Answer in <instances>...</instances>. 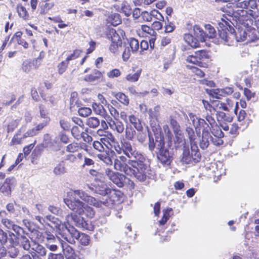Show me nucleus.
Returning <instances> with one entry per match:
<instances>
[{
  "label": "nucleus",
  "instance_id": "nucleus-1",
  "mask_svg": "<svg viewBox=\"0 0 259 259\" xmlns=\"http://www.w3.org/2000/svg\"><path fill=\"white\" fill-rule=\"evenodd\" d=\"M218 25L219 36L228 46L231 45L235 40L247 44L258 38L255 29L239 28L236 32L229 22L223 19L218 22Z\"/></svg>",
  "mask_w": 259,
  "mask_h": 259
},
{
  "label": "nucleus",
  "instance_id": "nucleus-2",
  "mask_svg": "<svg viewBox=\"0 0 259 259\" xmlns=\"http://www.w3.org/2000/svg\"><path fill=\"white\" fill-rule=\"evenodd\" d=\"M122 145L124 147L122 150L125 155L130 158H134L130 162L133 168L126 170L127 175L134 176L140 181H144L146 179L149 168L143 163L142 155L132 147L130 143H125Z\"/></svg>",
  "mask_w": 259,
  "mask_h": 259
},
{
  "label": "nucleus",
  "instance_id": "nucleus-3",
  "mask_svg": "<svg viewBox=\"0 0 259 259\" xmlns=\"http://www.w3.org/2000/svg\"><path fill=\"white\" fill-rule=\"evenodd\" d=\"M73 191L72 190L69 192L68 194L69 198L64 199V202L66 205L69 209L76 213L72 212L67 215V219L68 220L69 218H71L75 225L79 228H82L83 230L93 231L94 229V226L91 223H89L87 221H85L83 217H80L81 215V212H83L82 209L85 204L79 199H76L75 198L76 195L73 194V196H71Z\"/></svg>",
  "mask_w": 259,
  "mask_h": 259
},
{
  "label": "nucleus",
  "instance_id": "nucleus-4",
  "mask_svg": "<svg viewBox=\"0 0 259 259\" xmlns=\"http://www.w3.org/2000/svg\"><path fill=\"white\" fill-rule=\"evenodd\" d=\"M102 135L103 137L101 138V142L94 141L93 146L95 149L99 152L105 150V153L98 154L97 157L107 165H111L113 157V150H112L113 136L111 133L106 130L104 131V134H102Z\"/></svg>",
  "mask_w": 259,
  "mask_h": 259
},
{
  "label": "nucleus",
  "instance_id": "nucleus-5",
  "mask_svg": "<svg viewBox=\"0 0 259 259\" xmlns=\"http://www.w3.org/2000/svg\"><path fill=\"white\" fill-rule=\"evenodd\" d=\"M213 112H207L205 117V120L198 117L195 114L192 112L188 113V118L192 122V124L195 128L196 134L200 135V131L203 129L205 126H208V131H210V128L215 124H217L214 118L212 116Z\"/></svg>",
  "mask_w": 259,
  "mask_h": 259
},
{
  "label": "nucleus",
  "instance_id": "nucleus-6",
  "mask_svg": "<svg viewBox=\"0 0 259 259\" xmlns=\"http://www.w3.org/2000/svg\"><path fill=\"white\" fill-rule=\"evenodd\" d=\"M125 143H128V142H121V146L118 143H114V150L116 152V154L114 152V155L116 156V158L114 159V169L118 170L120 171H123L125 174L127 175V172L126 170L128 168H131V167L127 166L126 164V158L123 155L120 154L124 152L122 149H124V147L122 145V144Z\"/></svg>",
  "mask_w": 259,
  "mask_h": 259
},
{
  "label": "nucleus",
  "instance_id": "nucleus-7",
  "mask_svg": "<svg viewBox=\"0 0 259 259\" xmlns=\"http://www.w3.org/2000/svg\"><path fill=\"white\" fill-rule=\"evenodd\" d=\"M201 156L197 145L191 146V152L188 148L184 147L181 161L186 164H193L200 161Z\"/></svg>",
  "mask_w": 259,
  "mask_h": 259
},
{
  "label": "nucleus",
  "instance_id": "nucleus-8",
  "mask_svg": "<svg viewBox=\"0 0 259 259\" xmlns=\"http://www.w3.org/2000/svg\"><path fill=\"white\" fill-rule=\"evenodd\" d=\"M195 35L198 37L201 42H204L206 38H212L216 36V31L214 27L210 24L205 25V31L198 25L193 27Z\"/></svg>",
  "mask_w": 259,
  "mask_h": 259
},
{
  "label": "nucleus",
  "instance_id": "nucleus-9",
  "mask_svg": "<svg viewBox=\"0 0 259 259\" xmlns=\"http://www.w3.org/2000/svg\"><path fill=\"white\" fill-rule=\"evenodd\" d=\"M127 39L124 31L119 28L114 29V54H118L125 47Z\"/></svg>",
  "mask_w": 259,
  "mask_h": 259
},
{
  "label": "nucleus",
  "instance_id": "nucleus-10",
  "mask_svg": "<svg viewBox=\"0 0 259 259\" xmlns=\"http://www.w3.org/2000/svg\"><path fill=\"white\" fill-rule=\"evenodd\" d=\"M207 58V53L204 50H200L194 52V53L192 55L188 56L186 60L187 62L198 65L200 67H205L201 61Z\"/></svg>",
  "mask_w": 259,
  "mask_h": 259
},
{
  "label": "nucleus",
  "instance_id": "nucleus-11",
  "mask_svg": "<svg viewBox=\"0 0 259 259\" xmlns=\"http://www.w3.org/2000/svg\"><path fill=\"white\" fill-rule=\"evenodd\" d=\"M77 195L80 199L84 201H87L90 204L96 207L99 208L104 205V202L96 199L95 198L88 196L87 194L80 190H75L71 194V196Z\"/></svg>",
  "mask_w": 259,
  "mask_h": 259
},
{
  "label": "nucleus",
  "instance_id": "nucleus-12",
  "mask_svg": "<svg viewBox=\"0 0 259 259\" xmlns=\"http://www.w3.org/2000/svg\"><path fill=\"white\" fill-rule=\"evenodd\" d=\"M164 142H160L157 144L156 149L158 150L157 158L161 162L165 165H168L171 161V156L169 155L168 151L164 147Z\"/></svg>",
  "mask_w": 259,
  "mask_h": 259
},
{
  "label": "nucleus",
  "instance_id": "nucleus-13",
  "mask_svg": "<svg viewBox=\"0 0 259 259\" xmlns=\"http://www.w3.org/2000/svg\"><path fill=\"white\" fill-rule=\"evenodd\" d=\"M213 109L214 111L222 110L229 112L233 110H234L235 106L234 102L229 98H227L225 102L220 101L213 102Z\"/></svg>",
  "mask_w": 259,
  "mask_h": 259
},
{
  "label": "nucleus",
  "instance_id": "nucleus-14",
  "mask_svg": "<svg viewBox=\"0 0 259 259\" xmlns=\"http://www.w3.org/2000/svg\"><path fill=\"white\" fill-rule=\"evenodd\" d=\"M236 8L241 9L237 10L230 9L228 11L226 10V11L229 13V15H233L235 17L239 18L240 17H243L246 14V11L244 9H248L247 0L237 2L236 3Z\"/></svg>",
  "mask_w": 259,
  "mask_h": 259
},
{
  "label": "nucleus",
  "instance_id": "nucleus-15",
  "mask_svg": "<svg viewBox=\"0 0 259 259\" xmlns=\"http://www.w3.org/2000/svg\"><path fill=\"white\" fill-rule=\"evenodd\" d=\"M208 94L213 98L220 99L222 96H225L232 94L234 90L232 87H226L224 89H213L206 90Z\"/></svg>",
  "mask_w": 259,
  "mask_h": 259
},
{
  "label": "nucleus",
  "instance_id": "nucleus-16",
  "mask_svg": "<svg viewBox=\"0 0 259 259\" xmlns=\"http://www.w3.org/2000/svg\"><path fill=\"white\" fill-rule=\"evenodd\" d=\"M207 125L202 130L201 139L200 140L199 145L201 149H206L209 145V139H210L211 135L210 131H208Z\"/></svg>",
  "mask_w": 259,
  "mask_h": 259
},
{
  "label": "nucleus",
  "instance_id": "nucleus-17",
  "mask_svg": "<svg viewBox=\"0 0 259 259\" xmlns=\"http://www.w3.org/2000/svg\"><path fill=\"white\" fill-rule=\"evenodd\" d=\"M72 236L74 238L79 240V243L84 246L88 245L90 242V237L84 233H80L78 231L73 228L71 229Z\"/></svg>",
  "mask_w": 259,
  "mask_h": 259
},
{
  "label": "nucleus",
  "instance_id": "nucleus-18",
  "mask_svg": "<svg viewBox=\"0 0 259 259\" xmlns=\"http://www.w3.org/2000/svg\"><path fill=\"white\" fill-rule=\"evenodd\" d=\"M81 149H83L86 152L89 151L88 146L84 143L72 142L66 147V151L69 153H74Z\"/></svg>",
  "mask_w": 259,
  "mask_h": 259
},
{
  "label": "nucleus",
  "instance_id": "nucleus-19",
  "mask_svg": "<svg viewBox=\"0 0 259 259\" xmlns=\"http://www.w3.org/2000/svg\"><path fill=\"white\" fill-rule=\"evenodd\" d=\"M12 179L10 178H7L5 179L2 186L0 187V192L4 195L9 196L11 195L13 185Z\"/></svg>",
  "mask_w": 259,
  "mask_h": 259
},
{
  "label": "nucleus",
  "instance_id": "nucleus-20",
  "mask_svg": "<svg viewBox=\"0 0 259 259\" xmlns=\"http://www.w3.org/2000/svg\"><path fill=\"white\" fill-rule=\"evenodd\" d=\"M55 6V3L54 2H46L40 4L38 8V12L41 15H44L52 10Z\"/></svg>",
  "mask_w": 259,
  "mask_h": 259
},
{
  "label": "nucleus",
  "instance_id": "nucleus-21",
  "mask_svg": "<svg viewBox=\"0 0 259 259\" xmlns=\"http://www.w3.org/2000/svg\"><path fill=\"white\" fill-rule=\"evenodd\" d=\"M114 8L120 12L123 13L126 16H130L132 13V9L129 4L125 1L122 2L119 5H114Z\"/></svg>",
  "mask_w": 259,
  "mask_h": 259
},
{
  "label": "nucleus",
  "instance_id": "nucleus-22",
  "mask_svg": "<svg viewBox=\"0 0 259 259\" xmlns=\"http://www.w3.org/2000/svg\"><path fill=\"white\" fill-rule=\"evenodd\" d=\"M113 18L112 16H109L107 19L106 23V30L105 31L107 37L112 41H113Z\"/></svg>",
  "mask_w": 259,
  "mask_h": 259
},
{
  "label": "nucleus",
  "instance_id": "nucleus-23",
  "mask_svg": "<svg viewBox=\"0 0 259 259\" xmlns=\"http://www.w3.org/2000/svg\"><path fill=\"white\" fill-rule=\"evenodd\" d=\"M33 251L31 252L33 259H36L44 257L47 253V250L44 247L39 244H37L35 248H33Z\"/></svg>",
  "mask_w": 259,
  "mask_h": 259
},
{
  "label": "nucleus",
  "instance_id": "nucleus-24",
  "mask_svg": "<svg viewBox=\"0 0 259 259\" xmlns=\"http://www.w3.org/2000/svg\"><path fill=\"white\" fill-rule=\"evenodd\" d=\"M24 37L25 36H23L22 32L17 31L13 35L12 39H14L18 45L23 46L24 48L27 49L29 44Z\"/></svg>",
  "mask_w": 259,
  "mask_h": 259
},
{
  "label": "nucleus",
  "instance_id": "nucleus-25",
  "mask_svg": "<svg viewBox=\"0 0 259 259\" xmlns=\"http://www.w3.org/2000/svg\"><path fill=\"white\" fill-rule=\"evenodd\" d=\"M27 138L25 134L22 135L20 131L16 133L12 138L9 143L10 146H14L18 145H21L24 138Z\"/></svg>",
  "mask_w": 259,
  "mask_h": 259
},
{
  "label": "nucleus",
  "instance_id": "nucleus-26",
  "mask_svg": "<svg viewBox=\"0 0 259 259\" xmlns=\"http://www.w3.org/2000/svg\"><path fill=\"white\" fill-rule=\"evenodd\" d=\"M129 179L126 178L124 175L119 172H114V184L119 187H122L124 184L129 182Z\"/></svg>",
  "mask_w": 259,
  "mask_h": 259
},
{
  "label": "nucleus",
  "instance_id": "nucleus-27",
  "mask_svg": "<svg viewBox=\"0 0 259 259\" xmlns=\"http://www.w3.org/2000/svg\"><path fill=\"white\" fill-rule=\"evenodd\" d=\"M184 40L189 46L192 48H197L199 46V39L194 37L189 33L185 34L184 35Z\"/></svg>",
  "mask_w": 259,
  "mask_h": 259
},
{
  "label": "nucleus",
  "instance_id": "nucleus-28",
  "mask_svg": "<svg viewBox=\"0 0 259 259\" xmlns=\"http://www.w3.org/2000/svg\"><path fill=\"white\" fill-rule=\"evenodd\" d=\"M44 149V146L43 144L36 145L31 153V162L33 163L36 162V161L39 158Z\"/></svg>",
  "mask_w": 259,
  "mask_h": 259
},
{
  "label": "nucleus",
  "instance_id": "nucleus-29",
  "mask_svg": "<svg viewBox=\"0 0 259 259\" xmlns=\"http://www.w3.org/2000/svg\"><path fill=\"white\" fill-rule=\"evenodd\" d=\"M17 12L19 16L23 19L26 20L29 18V13L22 4H18L16 7Z\"/></svg>",
  "mask_w": 259,
  "mask_h": 259
},
{
  "label": "nucleus",
  "instance_id": "nucleus-30",
  "mask_svg": "<svg viewBox=\"0 0 259 259\" xmlns=\"http://www.w3.org/2000/svg\"><path fill=\"white\" fill-rule=\"evenodd\" d=\"M238 102H236L235 108L234 109V112L236 114L237 118V121L240 122H242L241 124H243V122L245 117L246 116V111L243 109H241L238 112Z\"/></svg>",
  "mask_w": 259,
  "mask_h": 259
},
{
  "label": "nucleus",
  "instance_id": "nucleus-31",
  "mask_svg": "<svg viewBox=\"0 0 259 259\" xmlns=\"http://www.w3.org/2000/svg\"><path fill=\"white\" fill-rule=\"evenodd\" d=\"M124 234L127 238V241L131 242L135 240L137 235L133 232L131 224H126Z\"/></svg>",
  "mask_w": 259,
  "mask_h": 259
},
{
  "label": "nucleus",
  "instance_id": "nucleus-32",
  "mask_svg": "<svg viewBox=\"0 0 259 259\" xmlns=\"http://www.w3.org/2000/svg\"><path fill=\"white\" fill-rule=\"evenodd\" d=\"M186 132L189 139L191 146L197 145V142L196 141V137H200V134H197L196 136L194 133L193 129L190 127H187L186 129Z\"/></svg>",
  "mask_w": 259,
  "mask_h": 259
},
{
  "label": "nucleus",
  "instance_id": "nucleus-33",
  "mask_svg": "<svg viewBox=\"0 0 259 259\" xmlns=\"http://www.w3.org/2000/svg\"><path fill=\"white\" fill-rule=\"evenodd\" d=\"M186 132L189 139L191 146L197 145V142L196 141V137H200V134H197L196 136L194 133L193 129L190 127H187L186 129Z\"/></svg>",
  "mask_w": 259,
  "mask_h": 259
},
{
  "label": "nucleus",
  "instance_id": "nucleus-34",
  "mask_svg": "<svg viewBox=\"0 0 259 259\" xmlns=\"http://www.w3.org/2000/svg\"><path fill=\"white\" fill-rule=\"evenodd\" d=\"M62 247L64 254L67 259H75V254L74 250L70 246L67 244L65 248L64 245H62Z\"/></svg>",
  "mask_w": 259,
  "mask_h": 259
},
{
  "label": "nucleus",
  "instance_id": "nucleus-35",
  "mask_svg": "<svg viewBox=\"0 0 259 259\" xmlns=\"http://www.w3.org/2000/svg\"><path fill=\"white\" fill-rule=\"evenodd\" d=\"M141 29L145 32L147 33L152 36V38L150 39V45L151 46L152 42L154 44V41L155 40V36L156 34V32L154 31V30L146 25H143L141 26Z\"/></svg>",
  "mask_w": 259,
  "mask_h": 259
},
{
  "label": "nucleus",
  "instance_id": "nucleus-36",
  "mask_svg": "<svg viewBox=\"0 0 259 259\" xmlns=\"http://www.w3.org/2000/svg\"><path fill=\"white\" fill-rule=\"evenodd\" d=\"M49 19L54 23H58V27L60 29H63L69 26V22L65 23L59 16L49 17Z\"/></svg>",
  "mask_w": 259,
  "mask_h": 259
},
{
  "label": "nucleus",
  "instance_id": "nucleus-37",
  "mask_svg": "<svg viewBox=\"0 0 259 259\" xmlns=\"http://www.w3.org/2000/svg\"><path fill=\"white\" fill-rule=\"evenodd\" d=\"M82 209L83 212H81V215L84 214V215L89 219H92L95 217V211L91 206L84 204Z\"/></svg>",
  "mask_w": 259,
  "mask_h": 259
},
{
  "label": "nucleus",
  "instance_id": "nucleus-38",
  "mask_svg": "<svg viewBox=\"0 0 259 259\" xmlns=\"http://www.w3.org/2000/svg\"><path fill=\"white\" fill-rule=\"evenodd\" d=\"M160 110V107L159 105L154 107L153 109H149L148 110V113L151 120H157L159 115Z\"/></svg>",
  "mask_w": 259,
  "mask_h": 259
},
{
  "label": "nucleus",
  "instance_id": "nucleus-39",
  "mask_svg": "<svg viewBox=\"0 0 259 259\" xmlns=\"http://www.w3.org/2000/svg\"><path fill=\"white\" fill-rule=\"evenodd\" d=\"M29 237L35 243H38L42 241L41 234L37 230H32L30 232Z\"/></svg>",
  "mask_w": 259,
  "mask_h": 259
},
{
  "label": "nucleus",
  "instance_id": "nucleus-40",
  "mask_svg": "<svg viewBox=\"0 0 259 259\" xmlns=\"http://www.w3.org/2000/svg\"><path fill=\"white\" fill-rule=\"evenodd\" d=\"M210 132L215 137L223 138L224 134L217 124L210 128Z\"/></svg>",
  "mask_w": 259,
  "mask_h": 259
},
{
  "label": "nucleus",
  "instance_id": "nucleus-41",
  "mask_svg": "<svg viewBox=\"0 0 259 259\" xmlns=\"http://www.w3.org/2000/svg\"><path fill=\"white\" fill-rule=\"evenodd\" d=\"M94 111L97 114L104 116L106 115V112L103 106L100 104L94 103L92 105Z\"/></svg>",
  "mask_w": 259,
  "mask_h": 259
},
{
  "label": "nucleus",
  "instance_id": "nucleus-42",
  "mask_svg": "<svg viewBox=\"0 0 259 259\" xmlns=\"http://www.w3.org/2000/svg\"><path fill=\"white\" fill-rule=\"evenodd\" d=\"M69 63L67 61L63 60L60 62L57 66L58 73L60 75H63L67 70Z\"/></svg>",
  "mask_w": 259,
  "mask_h": 259
},
{
  "label": "nucleus",
  "instance_id": "nucleus-43",
  "mask_svg": "<svg viewBox=\"0 0 259 259\" xmlns=\"http://www.w3.org/2000/svg\"><path fill=\"white\" fill-rule=\"evenodd\" d=\"M128 119L130 122L131 123L138 131H141L143 128L140 120L135 115H131L129 116Z\"/></svg>",
  "mask_w": 259,
  "mask_h": 259
},
{
  "label": "nucleus",
  "instance_id": "nucleus-44",
  "mask_svg": "<svg viewBox=\"0 0 259 259\" xmlns=\"http://www.w3.org/2000/svg\"><path fill=\"white\" fill-rule=\"evenodd\" d=\"M172 212V209L171 208H168L165 210H163V217L162 219L159 221L160 226L164 225L167 220H168L170 213Z\"/></svg>",
  "mask_w": 259,
  "mask_h": 259
},
{
  "label": "nucleus",
  "instance_id": "nucleus-45",
  "mask_svg": "<svg viewBox=\"0 0 259 259\" xmlns=\"http://www.w3.org/2000/svg\"><path fill=\"white\" fill-rule=\"evenodd\" d=\"M86 124L91 128H96L100 124L99 119L95 117H91L87 119Z\"/></svg>",
  "mask_w": 259,
  "mask_h": 259
},
{
  "label": "nucleus",
  "instance_id": "nucleus-46",
  "mask_svg": "<svg viewBox=\"0 0 259 259\" xmlns=\"http://www.w3.org/2000/svg\"><path fill=\"white\" fill-rule=\"evenodd\" d=\"M124 199V194L120 191L114 189V205L115 202L117 204H120L123 202Z\"/></svg>",
  "mask_w": 259,
  "mask_h": 259
},
{
  "label": "nucleus",
  "instance_id": "nucleus-47",
  "mask_svg": "<svg viewBox=\"0 0 259 259\" xmlns=\"http://www.w3.org/2000/svg\"><path fill=\"white\" fill-rule=\"evenodd\" d=\"M78 94L75 92L71 93L70 98V108H73L76 105L78 107Z\"/></svg>",
  "mask_w": 259,
  "mask_h": 259
},
{
  "label": "nucleus",
  "instance_id": "nucleus-48",
  "mask_svg": "<svg viewBox=\"0 0 259 259\" xmlns=\"http://www.w3.org/2000/svg\"><path fill=\"white\" fill-rule=\"evenodd\" d=\"M3 225L7 227L8 229H13L14 231H16L19 227L14 224V222L8 219H4L2 221Z\"/></svg>",
  "mask_w": 259,
  "mask_h": 259
},
{
  "label": "nucleus",
  "instance_id": "nucleus-49",
  "mask_svg": "<svg viewBox=\"0 0 259 259\" xmlns=\"http://www.w3.org/2000/svg\"><path fill=\"white\" fill-rule=\"evenodd\" d=\"M82 52V51L81 50L75 49L73 51L72 53L68 56L65 60L67 61V62L69 63L70 61L78 58L80 56V54Z\"/></svg>",
  "mask_w": 259,
  "mask_h": 259
},
{
  "label": "nucleus",
  "instance_id": "nucleus-50",
  "mask_svg": "<svg viewBox=\"0 0 259 259\" xmlns=\"http://www.w3.org/2000/svg\"><path fill=\"white\" fill-rule=\"evenodd\" d=\"M141 71V69H138L135 73L128 74L126 77V79L131 82L137 81L140 76Z\"/></svg>",
  "mask_w": 259,
  "mask_h": 259
},
{
  "label": "nucleus",
  "instance_id": "nucleus-51",
  "mask_svg": "<svg viewBox=\"0 0 259 259\" xmlns=\"http://www.w3.org/2000/svg\"><path fill=\"white\" fill-rule=\"evenodd\" d=\"M116 99L125 105L128 104L129 100L127 96L122 93H118L114 96Z\"/></svg>",
  "mask_w": 259,
  "mask_h": 259
},
{
  "label": "nucleus",
  "instance_id": "nucleus-52",
  "mask_svg": "<svg viewBox=\"0 0 259 259\" xmlns=\"http://www.w3.org/2000/svg\"><path fill=\"white\" fill-rule=\"evenodd\" d=\"M100 72L98 71L95 70L92 73L85 75L84 79L87 81H95L99 78V75H100Z\"/></svg>",
  "mask_w": 259,
  "mask_h": 259
},
{
  "label": "nucleus",
  "instance_id": "nucleus-53",
  "mask_svg": "<svg viewBox=\"0 0 259 259\" xmlns=\"http://www.w3.org/2000/svg\"><path fill=\"white\" fill-rule=\"evenodd\" d=\"M80 127L78 126H73L71 130V134L72 136L76 139H79L80 138V136L81 135L83 131L80 130Z\"/></svg>",
  "mask_w": 259,
  "mask_h": 259
},
{
  "label": "nucleus",
  "instance_id": "nucleus-54",
  "mask_svg": "<svg viewBox=\"0 0 259 259\" xmlns=\"http://www.w3.org/2000/svg\"><path fill=\"white\" fill-rule=\"evenodd\" d=\"M78 112L80 116L85 117L92 113V110L89 107H81L78 109Z\"/></svg>",
  "mask_w": 259,
  "mask_h": 259
},
{
  "label": "nucleus",
  "instance_id": "nucleus-55",
  "mask_svg": "<svg viewBox=\"0 0 259 259\" xmlns=\"http://www.w3.org/2000/svg\"><path fill=\"white\" fill-rule=\"evenodd\" d=\"M63 161L59 163L54 169V172L57 175H60L65 172V168L63 164Z\"/></svg>",
  "mask_w": 259,
  "mask_h": 259
},
{
  "label": "nucleus",
  "instance_id": "nucleus-56",
  "mask_svg": "<svg viewBox=\"0 0 259 259\" xmlns=\"http://www.w3.org/2000/svg\"><path fill=\"white\" fill-rule=\"evenodd\" d=\"M130 46L133 53L136 52L139 48V44L137 39L131 38L130 39Z\"/></svg>",
  "mask_w": 259,
  "mask_h": 259
},
{
  "label": "nucleus",
  "instance_id": "nucleus-57",
  "mask_svg": "<svg viewBox=\"0 0 259 259\" xmlns=\"http://www.w3.org/2000/svg\"><path fill=\"white\" fill-rule=\"evenodd\" d=\"M18 249L15 247V246H11L8 247V253L9 256L11 258H15L17 256L18 254Z\"/></svg>",
  "mask_w": 259,
  "mask_h": 259
},
{
  "label": "nucleus",
  "instance_id": "nucleus-58",
  "mask_svg": "<svg viewBox=\"0 0 259 259\" xmlns=\"http://www.w3.org/2000/svg\"><path fill=\"white\" fill-rule=\"evenodd\" d=\"M7 98L8 99L3 103V105L8 106L12 104L16 99V95L14 93H11L8 95Z\"/></svg>",
  "mask_w": 259,
  "mask_h": 259
},
{
  "label": "nucleus",
  "instance_id": "nucleus-59",
  "mask_svg": "<svg viewBox=\"0 0 259 259\" xmlns=\"http://www.w3.org/2000/svg\"><path fill=\"white\" fill-rule=\"evenodd\" d=\"M9 241L11 243V246H15L19 243L18 237L13 233L9 234Z\"/></svg>",
  "mask_w": 259,
  "mask_h": 259
},
{
  "label": "nucleus",
  "instance_id": "nucleus-60",
  "mask_svg": "<svg viewBox=\"0 0 259 259\" xmlns=\"http://www.w3.org/2000/svg\"><path fill=\"white\" fill-rule=\"evenodd\" d=\"M217 115L218 116V119L221 118L228 122H231L233 120L232 116H227L226 114L223 112H217Z\"/></svg>",
  "mask_w": 259,
  "mask_h": 259
},
{
  "label": "nucleus",
  "instance_id": "nucleus-61",
  "mask_svg": "<svg viewBox=\"0 0 259 259\" xmlns=\"http://www.w3.org/2000/svg\"><path fill=\"white\" fill-rule=\"evenodd\" d=\"M150 13L152 18H154L159 21H164V17L157 10H153Z\"/></svg>",
  "mask_w": 259,
  "mask_h": 259
},
{
  "label": "nucleus",
  "instance_id": "nucleus-62",
  "mask_svg": "<svg viewBox=\"0 0 259 259\" xmlns=\"http://www.w3.org/2000/svg\"><path fill=\"white\" fill-rule=\"evenodd\" d=\"M36 143V141L35 140L33 143L29 144L27 146H25L23 149V151L24 152V154L25 156H28L30 153L31 152L32 149L34 148L35 144Z\"/></svg>",
  "mask_w": 259,
  "mask_h": 259
},
{
  "label": "nucleus",
  "instance_id": "nucleus-63",
  "mask_svg": "<svg viewBox=\"0 0 259 259\" xmlns=\"http://www.w3.org/2000/svg\"><path fill=\"white\" fill-rule=\"evenodd\" d=\"M32 66L33 65L31 62L26 61L23 63L22 68L24 72L28 73L31 70Z\"/></svg>",
  "mask_w": 259,
  "mask_h": 259
},
{
  "label": "nucleus",
  "instance_id": "nucleus-64",
  "mask_svg": "<svg viewBox=\"0 0 259 259\" xmlns=\"http://www.w3.org/2000/svg\"><path fill=\"white\" fill-rule=\"evenodd\" d=\"M18 125V122L16 120H14L10 122L7 125L8 132H12L16 129Z\"/></svg>",
  "mask_w": 259,
  "mask_h": 259
}]
</instances>
